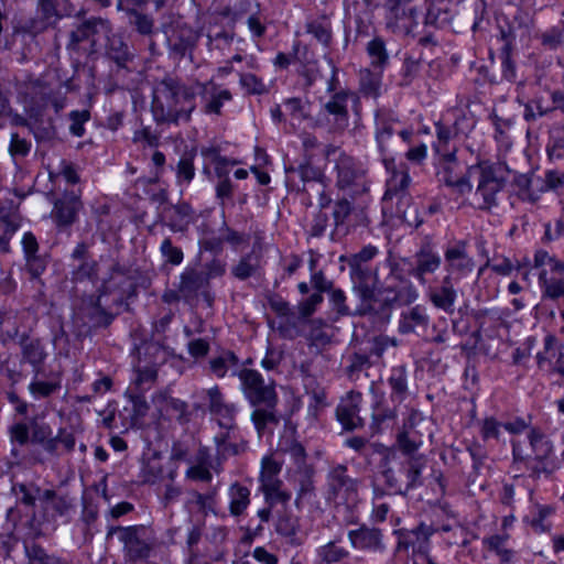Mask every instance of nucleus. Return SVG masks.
Returning <instances> with one entry per match:
<instances>
[{"mask_svg": "<svg viewBox=\"0 0 564 564\" xmlns=\"http://www.w3.org/2000/svg\"><path fill=\"white\" fill-rule=\"evenodd\" d=\"M536 279L541 303H558L564 300V260L545 249L534 250L522 279Z\"/></svg>", "mask_w": 564, "mask_h": 564, "instance_id": "f257e3e1", "label": "nucleus"}, {"mask_svg": "<svg viewBox=\"0 0 564 564\" xmlns=\"http://www.w3.org/2000/svg\"><path fill=\"white\" fill-rule=\"evenodd\" d=\"M194 93L173 80L162 82L155 89L152 112L158 121L178 122L188 120L195 108Z\"/></svg>", "mask_w": 564, "mask_h": 564, "instance_id": "f03ea898", "label": "nucleus"}, {"mask_svg": "<svg viewBox=\"0 0 564 564\" xmlns=\"http://www.w3.org/2000/svg\"><path fill=\"white\" fill-rule=\"evenodd\" d=\"M475 119L462 109L447 110L441 120L435 124L436 141L433 149L437 153L454 152L456 154L455 141L460 140L475 128Z\"/></svg>", "mask_w": 564, "mask_h": 564, "instance_id": "7ed1b4c3", "label": "nucleus"}, {"mask_svg": "<svg viewBox=\"0 0 564 564\" xmlns=\"http://www.w3.org/2000/svg\"><path fill=\"white\" fill-rule=\"evenodd\" d=\"M326 158L329 162H334L336 186L340 191L351 196L367 191L366 172L354 158L333 145L327 148Z\"/></svg>", "mask_w": 564, "mask_h": 564, "instance_id": "20e7f679", "label": "nucleus"}, {"mask_svg": "<svg viewBox=\"0 0 564 564\" xmlns=\"http://www.w3.org/2000/svg\"><path fill=\"white\" fill-rule=\"evenodd\" d=\"M479 173L475 192L476 198H480L478 207L490 209L498 204V194L503 189L509 177V169L503 163L482 162L474 166Z\"/></svg>", "mask_w": 564, "mask_h": 564, "instance_id": "39448f33", "label": "nucleus"}, {"mask_svg": "<svg viewBox=\"0 0 564 564\" xmlns=\"http://www.w3.org/2000/svg\"><path fill=\"white\" fill-rule=\"evenodd\" d=\"M231 375L238 377L240 389L250 404L276 405L278 397L274 384L272 382L267 383L259 371L243 368L232 371Z\"/></svg>", "mask_w": 564, "mask_h": 564, "instance_id": "423d86ee", "label": "nucleus"}, {"mask_svg": "<svg viewBox=\"0 0 564 564\" xmlns=\"http://www.w3.org/2000/svg\"><path fill=\"white\" fill-rule=\"evenodd\" d=\"M161 30L166 35L172 51L181 56L191 52L199 34L187 25L180 13L171 11L162 17Z\"/></svg>", "mask_w": 564, "mask_h": 564, "instance_id": "0eeeda50", "label": "nucleus"}, {"mask_svg": "<svg viewBox=\"0 0 564 564\" xmlns=\"http://www.w3.org/2000/svg\"><path fill=\"white\" fill-rule=\"evenodd\" d=\"M281 469L282 463L273 455L262 457L259 476L260 490L269 505L285 503L291 499V494L283 488V482L279 477Z\"/></svg>", "mask_w": 564, "mask_h": 564, "instance_id": "6e6552de", "label": "nucleus"}, {"mask_svg": "<svg viewBox=\"0 0 564 564\" xmlns=\"http://www.w3.org/2000/svg\"><path fill=\"white\" fill-rule=\"evenodd\" d=\"M444 261L446 275L454 282H458L469 276L475 269V260L468 253V245L464 240H458L446 246L444 250Z\"/></svg>", "mask_w": 564, "mask_h": 564, "instance_id": "1a4fd4ad", "label": "nucleus"}, {"mask_svg": "<svg viewBox=\"0 0 564 564\" xmlns=\"http://www.w3.org/2000/svg\"><path fill=\"white\" fill-rule=\"evenodd\" d=\"M438 529L433 525L420 523L416 528L394 530L393 534L398 538V551H412L413 554L427 555L430 551V539Z\"/></svg>", "mask_w": 564, "mask_h": 564, "instance_id": "9d476101", "label": "nucleus"}, {"mask_svg": "<svg viewBox=\"0 0 564 564\" xmlns=\"http://www.w3.org/2000/svg\"><path fill=\"white\" fill-rule=\"evenodd\" d=\"M419 11L406 0L391 3L386 14L387 29L394 33L409 34L417 25Z\"/></svg>", "mask_w": 564, "mask_h": 564, "instance_id": "9b49d317", "label": "nucleus"}, {"mask_svg": "<svg viewBox=\"0 0 564 564\" xmlns=\"http://www.w3.org/2000/svg\"><path fill=\"white\" fill-rule=\"evenodd\" d=\"M350 278L354 290L358 293L362 302L369 310H375V301L379 290L378 274L371 268H350Z\"/></svg>", "mask_w": 564, "mask_h": 564, "instance_id": "f8f14e48", "label": "nucleus"}, {"mask_svg": "<svg viewBox=\"0 0 564 564\" xmlns=\"http://www.w3.org/2000/svg\"><path fill=\"white\" fill-rule=\"evenodd\" d=\"M350 100H357V96L347 89H340L334 91L328 100L323 104L324 113L333 117L335 126L339 129H345L348 126V104Z\"/></svg>", "mask_w": 564, "mask_h": 564, "instance_id": "ddd939ff", "label": "nucleus"}, {"mask_svg": "<svg viewBox=\"0 0 564 564\" xmlns=\"http://www.w3.org/2000/svg\"><path fill=\"white\" fill-rule=\"evenodd\" d=\"M237 412L238 408L236 404L225 401L210 413L216 419L219 427L224 430V432L215 436L219 452H227L229 449L227 441L230 437V434L236 430L235 419Z\"/></svg>", "mask_w": 564, "mask_h": 564, "instance_id": "4468645a", "label": "nucleus"}, {"mask_svg": "<svg viewBox=\"0 0 564 564\" xmlns=\"http://www.w3.org/2000/svg\"><path fill=\"white\" fill-rule=\"evenodd\" d=\"M362 395L360 392L350 391L343 398L337 406L336 415L345 430L351 431L362 425L359 415Z\"/></svg>", "mask_w": 564, "mask_h": 564, "instance_id": "2eb2a0df", "label": "nucleus"}, {"mask_svg": "<svg viewBox=\"0 0 564 564\" xmlns=\"http://www.w3.org/2000/svg\"><path fill=\"white\" fill-rule=\"evenodd\" d=\"M382 163L390 174L387 180L384 198H391L395 195L404 193L411 184V176L409 169L405 164L395 165L394 159L390 156H383Z\"/></svg>", "mask_w": 564, "mask_h": 564, "instance_id": "dca6fc26", "label": "nucleus"}, {"mask_svg": "<svg viewBox=\"0 0 564 564\" xmlns=\"http://www.w3.org/2000/svg\"><path fill=\"white\" fill-rule=\"evenodd\" d=\"M444 158V163L437 172L438 180L447 186L455 187L460 194L471 191V185L460 172L459 165L456 162V154L454 152L440 153Z\"/></svg>", "mask_w": 564, "mask_h": 564, "instance_id": "f3484780", "label": "nucleus"}, {"mask_svg": "<svg viewBox=\"0 0 564 564\" xmlns=\"http://www.w3.org/2000/svg\"><path fill=\"white\" fill-rule=\"evenodd\" d=\"M442 263V259L436 251L430 248L421 249L414 257V263L410 274L422 285L427 283V275L435 273Z\"/></svg>", "mask_w": 564, "mask_h": 564, "instance_id": "a211bd4d", "label": "nucleus"}, {"mask_svg": "<svg viewBox=\"0 0 564 564\" xmlns=\"http://www.w3.org/2000/svg\"><path fill=\"white\" fill-rule=\"evenodd\" d=\"M397 122V116L390 110L379 109L375 113V138L382 158L388 156L387 145L394 133Z\"/></svg>", "mask_w": 564, "mask_h": 564, "instance_id": "6ab92c4d", "label": "nucleus"}, {"mask_svg": "<svg viewBox=\"0 0 564 564\" xmlns=\"http://www.w3.org/2000/svg\"><path fill=\"white\" fill-rule=\"evenodd\" d=\"M348 539L354 549L360 551L381 552L384 549L382 532L376 528L360 527L348 532Z\"/></svg>", "mask_w": 564, "mask_h": 564, "instance_id": "aec40b11", "label": "nucleus"}, {"mask_svg": "<svg viewBox=\"0 0 564 564\" xmlns=\"http://www.w3.org/2000/svg\"><path fill=\"white\" fill-rule=\"evenodd\" d=\"M110 33L111 25L108 20L93 18L82 23L70 33V45L76 46L80 42L88 40L94 35L109 39Z\"/></svg>", "mask_w": 564, "mask_h": 564, "instance_id": "412c9836", "label": "nucleus"}, {"mask_svg": "<svg viewBox=\"0 0 564 564\" xmlns=\"http://www.w3.org/2000/svg\"><path fill=\"white\" fill-rule=\"evenodd\" d=\"M202 99L205 113L219 115L224 104L231 99V94L210 80L203 85Z\"/></svg>", "mask_w": 564, "mask_h": 564, "instance_id": "4be33fe9", "label": "nucleus"}, {"mask_svg": "<svg viewBox=\"0 0 564 564\" xmlns=\"http://www.w3.org/2000/svg\"><path fill=\"white\" fill-rule=\"evenodd\" d=\"M429 297L435 307L447 314H453L457 300V292L453 286V280L444 278L441 286L430 290Z\"/></svg>", "mask_w": 564, "mask_h": 564, "instance_id": "5701e85b", "label": "nucleus"}, {"mask_svg": "<svg viewBox=\"0 0 564 564\" xmlns=\"http://www.w3.org/2000/svg\"><path fill=\"white\" fill-rule=\"evenodd\" d=\"M120 541L123 543L124 550L131 560L148 557L150 554V545L138 536L137 529L128 527L120 529Z\"/></svg>", "mask_w": 564, "mask_h": 564, "instance_id": "b1692460", "label": "nucleus"}, {"mask_svg": "<svg viewBox=\"0 0 564 564\" xmlns=\"http://www.w3.org/2000/svg\"><path fill=\"white\" fill-rule=\"evenodd\" d=\"M555 513V507L552 505L534 503L531 514L524 521L535 533H546L551 531L552 523L549 519Z\"/></svg>", "mask_w": 564, "mask_h": 564, "instance_id": "393cba45", "label": "nucleus"}, {"mask_svg": "<svg viewBox=\"0 0 564 564\" xmlns=\"http://www.w3.org/2000/svg\"><path fill=\"white\" fill-rule=\"evenodd\" d=\"M75 447V436L66 429H59L55 436L42 445L43 451L52 457H59L65 453L72 452Z\"/></svg>", "mask_w": 564, "mask_h": 564, "instance_id": "a878e982", "label": "nucleus"}, {"mask_svg": "<svg viewBox=\"0 0 564 564\" xmlns=\"http://www.w3.org/2000/svg\"><path fill=\"white\" fill-rule=\"evenodd\" d=\"M80 207L82 202L76 196L57 200L53 210L56 224L58 226H69L73 224Z\"/></svg>", "mask_w": 564, "mask_h": 564, "instance_id": "bb28decb", "label": "nucleus"}, {"mask_svg": "<svg viewBox=\"0 0 564 564\" xmlns=\"http://www.w3.org/2000/svg\"><path fill=\"white\" fill-rule=\"evenodd\" d=\"M285 116L293 127H300L305 120L310 119L311 105L306 99L293 97L283 101Z\"/></svg>", "mask_w": 564, "mask_h": 564, "instance_id": "cd10ccee", "label": "nucleus"}, {"mask_svg": "<svg viewBox=\"0 0 564 564\" xmlns=\"http://www.w3.org/2000/svg\"><path fill=\"white\" fill-rule=\"evenodd\" d=\"M39 370L35 377L29 383V391L34 399H43L52 395L61 389V375L52 372L48 380L39 378Z\"/></svg>", "mask_w": 564, "mask_h": 564, "instance_id": "c85d7f7f", "label": "nucleus"}, {"mask_svg": "<svg viewBox=\"0 0 564 564\" xmlns=\"http://www.w3.org/2000/svg\"><path fill=\"white\" fill-rule=\"evenodd\" d=\"M510 535L508 533L492 534L482 539V545L489 552H492L501 562H512L514 551L507 547Z\"/></svg>", "mask_w": 564, "mask_h": 564, "instance_id": "c756f323", "label": "nucleus"}, {"mask_svg": "<svg viewBox=\"0 0 564 564\" xmlns=\"http://www.w3.org/2000/svg\"><path fill=\"white\" fill-rule=\"evenodd\" d=\"M297 173L304 183L313 182L323 186V191L319 194V205L323 208L327 207L332 202V197L325 192V176L323 175L322 171L310 163H303L299 165Z\"/></svg>", "mask_w": 564, "mask_h": 564, "instance_id": "7c9ffc66", "label": "nucleus"}, {"mask_svg": "<svg viewBox=\"0 0 564 564\" xmlns=\"http://www.w3.org/2000/svg\"><path fill=\"white\" fill-rule=\"evenodd\" d=\"M229 511L232 516L242 514L250 505V490L241 484H234L228 489Z\"/></svg>", "mask_w": 564, "mask_h": 564, "instance_id": "2f4dec72", "label": "nucleus"}, {"mask_svg": "<svg viewBox=\"0 0 564 564\" xmlns=\"http://www.w3.org/2000/svg\"><path fill=\"white\" fill-rule=\"evenodd\" d=\"M429 316L426 315L425 310L417 305L401 314L399 330L402 334H409L414 332L417 326L426 325Z\"/></svg>", "mask_w": 564, "mask_h": 564, "instance_id": "473e14b6", "label": "nucleus"}, {"mask_svg": "<svg viewBox=\"0 0 564 564\" xmlns=\"http://www.w3.org/2000/svg\"><path fill=\"white\" fill-rule=\"evenodd\" d=\"M154 403L160 410L161 414L169 417L181 419L187 410L184 401L172 398L164 393H160L154 398Z\"/></svg>", "mask_w": 564, "mask_h": 564, "instance_id": "72a5a7b5", "label": "nucleus"}, {"mask_svg": "<svg viewBox=\"0 0 564 564\" xmlns=\"http://www.w3.org/2000/svg\"><path fill=\"white\" fill-rule=\"evenodd\" d=\"M202 154L213 163L218 180L229 178L230 169L240 163L238 160L220 155L219 152L213 148L202 149Z\"/></svg>", "mask_w": 564, "mask_h": 564, "instance_id": "f704fd0d", "label": "nucleus"}, {"mask_svg": "<svg viewBox=\"0 0 564 564\" xmlns=\"http://www.w3.org/2000/svg\"><path fill=\"white\" fill-rule=\"evenodd\" d=\"M391 388V397L393 400L399 402L403 401L408 390V376L405 366H395L391 369L390 377L388 379Z\"/></svg>", "mask_w": 564, "mask_h": 564, "instance_id": "c9c22d12", "label": "nucleus"}, {"mask_svg": "<svg viewBox=\"0 0 564 564\" xmlns=\"http://www.w3.org/2000/svg\"><path fill=\"white\" fill-rule=\"evenodd\" d=\"M513 183L519 189V195L523 200L534 203L540 198L539 189H534L536 184L541 183L539 177H534L530 174H516L513 177Z\"/></svg>", "mask_w": 564, "mask_h": 564, "instance_id": "e433bc0d", "label": "nucleus"}, {"mask_svg": "<svg viewBox=\"0 0 564 564\" xmlns=\"http://www.w3.org/2000/svg\"><path fill=\"white\" fill-rule=\"evenodd\" d=\"M205 282L203 273L194 269H185L180 276L178 290L183 295H193L204 286Z\"/></svg>", "mask_w": 564, "mask_h": 564, "instance_id": "4c0bfd02", "label": "nucleus"}, {"mask_svg": "<svg viewBox=\"0 0 564 564\" xmlns=\"http://www.w3.org/2000/svg\"><path fill=\"white\" fill-rule=\"evenodd\" d=\"M367 53L370 57L371 66L382 72L389 61L384 41L381 37H375L369 41L367 44Z\"/></svg>", "mask_w": 564, "mask_h": 564, "instance_id": "58836bf2", "label": "nucleus"}, {"mask_svg": "<svg viewBox=\"0 0 564 564\" xmlns=\"http://www.w3.org/2000/svg\"><path fill=\"white\" fill-rule=\"evenodd\" d=\"M276 532L286 538L291 544L300 545L302 538L300 536V523L294 517H282L276 523Z\"/></svg>", "mask_w": 564, "mask_h": 564, "instance_id": "ea45409f", "label": "nucleus"}, {"mask_svg": "<svg viewBox=\"0 0 564 564\" xmlns=\"http://www.w3.org/2000/svg\"><path fill=\"white\" fill-rule=\"evenodd\" d=\"M306 32L312 34L321 44L328 46L332 41V24L325 19H315L306 24Z\"/></svg>", "mask_w": 564, "mask_h": 564, "instance_id": "a19ab883", "label": "nucleus"}, {"mask_svg": "<svg viewBox=\"0 0 564 564\" xmlns=\"http://www.w3.org/2000/svg\"><path fill=\"white\" fill-rule=\"evenodd\" d=\"M388 288L393 292V296L388 297V301L398 302L399 304H410L419 297L417 290L409 281H401V285L398 289L392 285H388Z\"/></svg>", "mask_w": 564, "mask_h": 564, "instance_id": "79ce46f5", "label": "nucleus"}, {"mask_svg": "<svg viewBox=\"0 0 564 564\" xmlns=\"http://www.w3.org/2000/svg\"><path fill=\"white\" fill-rule=\"evenodd\" d=\"M238 357L232 351H225L209 361L210 370L218 378H224L230 367L237 366Z\"/></svg>", "mask_w": 564, "mask_h": 564, "instance_id": "37998d69", "label": "nucleus"}, {"mask_svg": "<svg viewBox=\"0 0 564 564\" xmlns=\"http://www.w3.org/2000/svg\"><path fill=\"white\" fill-rule=\"evenodd\" d=\"M423 467L424 463L422 462L421 458L412 457L402 468V473L405 477L406 490L415 488L420 485V478Z\"/></svg>", "mask_w": 564, "mask_h": 564, "instance_id": "c03bdc74", "label": "nucleus"}, {"mask_svg": "<svg viewBox=\"0 0 564 564\" xmlns=\"http://www.w3.org/2000/svg\"><path fill=\"white\" fill-rule=\"evenodd\" d=\"M370 367V360L368 356L361 354H355L350 358V362L347 366L346 372L351 381H358L362 376L367 377L366 370Z\"/></svg>", "mask_w": 564, "mask_h": 564, "instance_id": "a18cd8bd", "label": "nucleus"}, {"mask_svg": "<svg viewBox=\"0 0 564 564\" xmlns=\"http://www.w3.org/2000/svg\"><path fill=\"white\" fill-rule=\"evenodd\" d=\"M173 218L170 227L173 231H183L192 221V208L187 204H181L173 207Z\"/></svg>", "mask_w": 564, "mask_h": 564, "instance_id": "49530a36", "label": "nucleus"}, {"mask_svg": "<svg viewBox=\"0 0 564 564\" xmlns=\"http://www.w3.org/2000/svg\"><path fill=\"white\" fill-rule=\"evenodd\" d=\"M546 153L551 161L564 160V130H553L546 144Z\"/></svg>", "mask_w": 564, "mask_h": 564, "instance_id": "de8ad7c7", "label": "nucleus"}, {"mask_svg": "<svg viewBox=\"0 0 564 564\" xmlns=\"http://www.w3.org/2000/svg\"><path fill=\"white\" fill-rule=\"evenodd\" d=\"M557 338L552 335L547 334L543 339V350L536 354V360L539 367H543L545 362L550 361L552 358L557 357L556 360L560 358L563 359V354L557 350Z\"/></svg>", "mask_w": 564, "mask_h": 564, "instance_id": "09e8293b", "label": "nucleus"}, {"mask_svg": "<svg viewBox=\"0 0 564 564\" xmlns=\"http://www.w3.org/2000/svg\"><path fill=\"white\" fill-rule=\"evenodd\" d=\"M258 268V261L252 254L243 256L239 262L232 267L231 273L239 280H246L254 274Z\"/></svg>", "mask_w": 564, "mask_h": 564, "instance_id": "8fccbe9b", "label": "nucleus"}, {"mask_svg": "<svg viewBox=\"0 0 564 564\" xmlns=\"http://www.w3.org/2000/svg\"><path fill=\"white\" fill-rule=\"evenodd\" d=\"M348 555V551L334 542H329L318 549V556L327 564L341 561Z\"/></svg>", "mask_w": 564, "mask_h": 564, "instance_id": "3c124183", "label": "nucleus"}, {"mask_svg": "<svg viewBox=\"0 0 564 564\" xmlns=\"http://www.w3.org/2000/svg\"><path fill=\"white\" fill-rule=\"evenodd\" d=\"M45 356L44 348L37 340H31L23 346V358L34 368L43 362Z\"/></svg>", "mask_w": 564, "mask_h": 564, "instance_id": "603ef678", "label": "nucleus"}, {"mask_svg": "<svg viewBox=\"0 0 564 564\" xmlns=\"http://www.w3.org/2000/svg\"><path fill=\"white\" fill-rule=\"evenodd\" d=\"M264 409L258 408L251 414V420L254 424V427L259 433H261L269 423L276 422V415L274 408L264 405Z\"/></svg>", "mask_w": 564, "mask_h": 564, "instance_id": "864d4df0", "label": "nucleus"}, {"mask_svg": "<svg viewBox=\"0 0 564 564\" xmlns=\"http://www.w3.org/2000/svg\"><path fill=\"white\" fill-rule=\"evenodd\" d=\"M503 430V423L499 422L494 416H487L480 424V435L484 441L496 440L499 441L501 431Z\"/></svg>", "mask_w": 564, "mask_h": 564, "instance_id": "5fc2aeb1", "label": "nucleus"}, {"mask_svg": "<svg viewBox=\"0 0 564 564\" xmlns=\"http://www.w3.org/2000/svg\"><path fill=\"white\" fill-rule=\"evenodd\" d=\"M351 487V478L347 475V468L343 465L334 467L328 474V486L334 494L343 489L344 485Z\"/></svg>", "mask_w": 564, "mask_h": 564, "instance_id": "6e6d98bb", "label": "nucleus"}, {"mask_svg": "<svg viewBox=\"0 0 564 564\" xmlns=\"http://www.w3.org/2000/svg\"><path fill=\"white\" fill-rule=\"evenodd\" d=\"M160 252L166 263L180 265L183 262L184 253L181 248L173 246L170 238H165L160 246Z\"/></svg>", "mask_w": 564, "mask_h": 564, "instance_id": "4d7b16f0", "label": "nucleus"}, {"mask_svg": "<svg viewBox=\"0 0 564 564\" xmlns=\"http://www.w3.org/2000/svg\"><path fill=\"white\" fill-rule=\"evenodd\" d=\"M127 14L133 19L137 31L142 35H150L153 33L154 21L152 17L139 12L135 9H128Z\"/></svg>", "mask_w": 564, "mask_h": 564, "instance_id": "13d9d810", "label": "nucleus"}, {"mask_svg": "<svg viewBox=\"0 0 564 564\" xmlns=\"http://www.w3.org/2000/svg\"><path fill=\"white\" fill-rule=\"evenodd\" d=\"M281 449L284 451L286 454L290 455V457L293 459L294 464L296 465V468L299 471L307 473L306 467V453L302 444H300L296 441H292L288 447H283L281 445Z\"/></svg>", "mask_w": 564, "mask_h": 564, "instance_id": "bf43d9fd", "label": "nucleus"}, {"mask_svg": "<svg viewBox=\"0 0 564 564\" xmlns=\"http://www.w3.org/2000/svg\"><path fill=\"white\" fill-rule=\"evenodd\" d=\"M378 252L377 247L372 245L365 246L360 251L350 256L348 265L349 268H368L365 263L372 260Z\"/></svg>", "mask_w": 564, "mask_h": 564, "instance_id": "052dcab7", "label": "nucleus"}, {"mask_svg": "<svg viewBox=\"0 0 564 564\" xmlns=\"http://www.w3.org/2000/svg\"><path fill=\"white\" fill-rule=\"evenodd\" d=\"M195 177L193 156H182L176 166V178L178 183L189 184Z\"/></svg>", "mask_w": 564, "mask_h": 564, "instance_id": "680f3d73", "label": "nucleus"}, {"mask_svg": "<svg viewBox=\"0 0 564 564\" xmlns=\"http://www.w3.org/2000/svg\"><path fill=\"white\" fill-rule=\"evenodd\" d=\"M219 231L221 235V241L229 243L234 249H237L241 245H246L249 241L248 235L228 227L226 223L223 224Z\"/></svg>", "mask_w": 564, "mask_h": 564, "instance_id": "e2e57ef3", "label": "nucleus"}, {"mask_svg": "<svg viewBox=\"0 0 564 564\" xmlns=\"http://www.w3.org/2000/svg\"><path fill=\"white\" fill-rule=\"evenodd\" d=\"M240 85L248 93L252 95H261L265 91V85L256 75L251 73L240 74Z\"/></svg>", "mask_w": 564, "mask_h": 564, "instance_id": "0e129e2a", "label": "nucleus"}, {"mask_svg": "<svg viewBox=\"0 0 564 564\" xmlns=\"http://www.w3.org/2000/svg\"><path fill=\"white\" fill-rule=\"evenodd\" d=\"M69 119L72 121L69 126V131L75 137H83L85 133L84 124L90 119V113L88 110H74L69 113Z\"/></svg>", "mask_w": 564, "mask_h": 564, "instance_id": "69168bd1", "label": "nucleus"}, {"mask_svg": "<svg viewBox=\"0 0 564 564\" xmlns=\"http://www.w3.org/2000/svg\"><path fill=\"white\" fill-rule=\"evenodd\" d=\"M186 477L192 480L204 482H209L213 479V475L205 459H202L198 464L191 466L186 470Z\"/></svg>", "mask_w": 564, "mask_h": 564, "instance_id": "338daca9", "label": "nucleus"}, {"mask_svg": "<svg viewBox=\"0 0 564 564\" xmlns=\"http://www.w3.org/2000/svg\"><path fill=\"white\" fill-rule=\"evenodd\" d=\"M26 554L31 564H61L59 560L46 554V552L36 545L26 547Z\"/></svg>", "mask_w": 564, "mask_h": 564, "instance_id": "774afa93", "label": "nucleus"}]
</instances>
